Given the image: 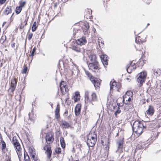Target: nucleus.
I'll list each match as a JSON object with an SVG mask.
<instances>
[{"label":"nucleus","instance_id":"obj_20","mask_svg":"<svg viewBox=\"0 0 161 161\" xmlns=\"http://www.w3.org/2000/svg\"><path fill=\"white\" fill-rule=\"evenodd\" d=\"M81 27L83 30L84 34H86L87 33L89 28V23L87 22L84 23L82 25Z\"/></svg>","mask_w":161,"mask_h":161},{"label":"nucleus","instance_id":"obj_51","mask_svg":"<svg viewBox=\"0 0 161 161\" xmlns=\"http://www.w3.org/2000/svg\"><path fill=\"white\" fill-rule=\"evenodd\" d=\"M131 65V66L133 67V66H136V65L135 64V63L133 62V61H132L131 62L130 64L129 65Z\"/></svg>","mask_w":161,"mask_h":161},{"label":"nucleus","instance_id":"obj_1","mask_svg":"<svg viewBox=\"0 0 161 161\" xmlns=\"http://www.w3.org/2000/svg\"><path fill=\"white\" fill-rule=\"evenodd\" d=\"M146 126L144 125L143 122L139 120L135 121L133 124V131L137 136L141 135L146 130Z\"/></svg>","mask_w":161,"mask_h":161},{"label":"nucleus","instance_id":"obj_8","mask_svg":"<svg viewBox=\"0 0 161 161\" xmlns=\"http://www.w3.org/2000/svg\"><path fill=\"white\" fill-rule=\"evenodd\" d=\"M147 75V73L145 71L142 72L138 74L137 80L138 82L140 83V86H141L143 83L145 82Z\"/></svg>","mask_w":161,"mask_h":161},{"label":"nucleus","instance_id":"obj_14","mask_svg":"<svg viewBox=\"0 0 161 161\" xmlns=\"http://www.w3.org/2000/svg\"><path fill=\"white\" fill-rule=\"evenodd\" d=\"M10 87L8 90V92L9 95H12L16 85V82L14 79L11 80Z\"/></svg>","mask_w":161,"mask_h":161},{"label":"nucleus","instance_id":"obj_25","mask_svg":"<svg viewBox=\"0 0 161 161\" xmlns=\"http://www.w3.org/2000/svg\"><path fill=\"white\" fill-rule=\"evenodd\" d=\"M124 143V139L123 137H122L117 142V143L118 144V148L119 149H122L123 147V145Z\"/></svg>","mask_w":161,"mask_h":161},{"label":"nucleus","instance_id":"obj_57","mask_svg":"<svg viewBox=\"0 0 161 161\" xmlns=\"http://www.w3.org/2000/svg\"><path fill=\"white\" fill-rule=\"evenodd\" d=\"M35 161H40V160L38 158V157L36 158V159H35V160H34Z\"/></svg>","mask_w":161,"mask_h":161},{"label":"nucleus","instance_id":"obj_35","mask_svg":"<svg viewBox=\"0 0 161 161\" xmlns=\"http://www.w3.org/2000/svg\"><path fill=\"white\" fill-rule=\"evenodd\" d=\"M117 105L118 106L117 110H116L114 113L116 117H117L118 114H119L121 113V111L119 107L120 106V103H117Z\"/></svg>","mask_w":161,"mask_h":161},{"label":"nucleus","instance_id":"obj_22","mask_svg":"<svg viewBox=\"0 0 161 161\" xmlns=\"http://www.w3.org/2000/svg\"><path fill=\"white\" fill-rule=\"evenodd\" d=\"M88 59L91 62H98L97 60V57L96 55L94 53L90 54L88 56Z\"/></svg>","mask_w":161,"mask_h":161},{"label":"nucleus","instance_id":"obj_7","mask_svg":"<svg viewBox=\"0 0 161 161\" xmlns=\"http://www.w3.org/2000/svg\"><path fill=\"white\" fill-rule=\"evenodd\" d=\"M87 64L89 69L99 73L101 71V68L98 62L89 63V61H88Z\"/></svg>","mask_w":161,"mask_h":161},{"label":"nucleus","instance_id":"obj_6","mask_svg":"<svg viewBox=\"0 0 161 161\" xmlns=\"http://www.w3.org/2000/svg\"><path fill=\"white\" fill-rule=\"evenodd\" d=\"M97 97L96 94L95 92H92L91 95L89 96V92H85V101L87 103L92 104L93 105L92 102L97 101Z\"/></svg>","mask_w":161,"mask_h":161},{"label":"nucleus","instance_id":"obj_18","mask_svg":"<svg viewBox=\"0 0 161 161\" xmlns=\"http://www.w3.org/2000/svg\"><path fill=\"white\" fill-rule=\"evenodd\" d=\"M160 133L156 131H153L152 133V135L149 139L150 142H153L156 140L159 135Z\"/></svg>","mask_w":161,"mask_h":161},{"label":"nucleus","instance_id":"obj_38","mask_svg":"<svg viewBox=\"0 0 161 161\" xmlns=\"http://www.w3.org/2000/svg\"><path fill=\"white\" fill-rule=\"evenodd\" d=\"M37 26L36 25V21L34 22L32 27L31 30L32 31H35L36 29Z\"/></svg>","mask_w":161,"mask_h":161},{"label":"nucleus","instance_id":"obj_48","mask_svg":"<svg viewBox=\"0 0 161 161\" xmlns=\"http://www.w3.org/2000/svg\"><path fill=\"white\" fill-rule=\"evenodd\" d=\"M25 2H21V11L22 10V8L25 5Z\"/></svg>","mask_w":161,"mask_h":161},{"label":"nucleus","instance_id":"obj_32","mask_svg":"<svg viewBox=\"0 0 161 161\" xmlns=\"http://www.w3.org/2000/svg\"><path fill=\"white\" fill-rule=\"evenodd\" d=\"M2 143V150L4 152H5V151H6V150L5 149L6 148V143L5 142L3 141H1Z\"/></svg>","mask_w":161,"mask_h":161},{"label":"nucleus","instance_id":"obj_36","mask_svg":"<svg viewBox=\"0 0 161 161\" xmlns=\"http://www.w3.org/2000/svg\"><path fill=\"white\" fill-rule=\"evenodd\" d=\"M36 47H34L32 49L31 54L30 55V57H31L32 58L34 55L36 54Z\"/></svg>","mask_w":161,"mask_h":161},{"label":"nucleus","instance_id":"obj_30","mask_svg":"<svg viewBox=\"0 0 161 161\" xmlns=\"http://www.w3.org/2000/svg\"><path fill=\"white\" fill-rule=\"evenodd\" d=\"M60 141L61 147L63 148H64L65 147V143L64 138L63 137H60Z\"/></svg>","mask_w":161,"mask_h":161},{"label":"nucleus","instance_id":"obj_16","mask_svg":"<svg viewBox=\"0 0 161 161\" xmlns=\"http://www.w3.org/2000/svg\"><path fill=\"white\" fill-rule=\"evenodd\" d=\"M155 110L153 107L152 106L149 105L148 109L146 110V114L149 116H152L154 114Z\"/></svg>","mask_w":161,"mask_h":161},{"label":"nucleus","instance_id":"obj_12","mask_svg":"<svg viewBox=\"0 0 161 161\" xmlns=\"http://www.w3.org/2000/svg\"><path fill=\"white\" fill-rule=\"evenodd\" d=\"M91 81L93 84L96 90H99L101 84V80L97 78H91Z\"/></svg>","mask_w":161,"mask_h":161},{"label":"nucleus","instance_id":"obj_58","mask_svg":"<svg viewBox=\"0 0 161 161\" xmlns=\"http://www.w3.org/2000/svg\"><path fill=\"white\" fill-rule=\"evenodd\" d=\"M87 11L89 12V13H91L92 12V11L90 9L88 10ZM89 14H90V13H89Z\"/></svg>","mask_w":161,"mask_h":161},{"label":"nucleus","instance_id":"obj_49","mask_svg":"<svg viewBox=\"0 0 161 161\" xmlns=\"http://www.w3.org/2000/svg\"><path fill=\"white\" fill-rule=\"evenodd\" d=\"M125 157H124V156H123L121 157V158L119 159V161H125Z\"/></svg>","mask_w":161,"mask_h":161},{"label":"nucleus","instance_id":"obj_5","mask_svg":"<svg viewBox=\"0 0 161 161\" xmlns=\"http://www.w3.org/2000/svg\"><path fill=\"white\" fill-rule=\"evenodd\" d=\"M59 87L61 93V99H64V96L65 94L69 93V86L66 81H62L59 84Z\"/></svg>","mask_w":161,"mask_h":161},{"label":"nucleus","instance_id":"obj_47","mask_svg":"<svg viewBox=\"0 0 161 161\" xmlns=\"http://www.w3.org/2000/svg\"><path fill=\"white\" fill-rule=\"evenodd\" d=\"M59 2H57L53 3V7L54 8H56L57 6L59 4Z\"/></svg>","mask_w":161,"mask_h":161},{"label":"nucleus","instance_id":"obj_42","mask_svg":"<svg viewBox=\"0 0 161 161\" xmlns=\"http://www.w3.org/2000/svg\"><path fill=\"white\" fill-rule=\"evenodd\" d=\"M15 12L17 14H19L20 13V5L16 8Z\"/></svg>","mask_w":161,"mask_h":161},{"label":"nucleus","instance_id":"obj_60","mask_svg":"<svg viewBox=\"0 0 161 161\" xmlns=\"http://www.w3.org/2000/svg\"><path fill=\"white\" fill-rule=\"evenodd\" d=\"M105 148H106L107 150H108V146H107L106 147H105Z\"/></svg>","mask_w":161,"mask_h":161},{"label":"nucleus","instance_id":"obj_10","mask_svg":"<svg viewBox=\"0 0 161 161\" xmlns=\"http://www.w3.org/2000/svg\"><path fill=\"white\" fill-rule=\"evenodd\" d=\"M45 138L46 142L47 143V145H50L53 142L54 140L53 133L51 132L47 133Z\"/></svg>","mask_w":161,"mask_h":161},{"label":"nucleus","instance_id":"obj_4","mask_svg":"<svg viewBox=\"0 0 161 161\" xmlns=\"http://www.w3.org/2000/svg\"><path fill=\"white\" fill-rule=\"evenodd\" d=\"M133 92L130 91H127L123 96V101L124 103L128 105L127 109L130 107V104L132 100Z\"/></svg>","mask_w":161,"mask_h":161},{"label":"nucleus","instance_id":"obj_62","mask_svg":"<svg viewBox=\"0 0 161 161\" xmlns=\"http://www.w3.org/2000/svg\"><path fill=\"white\" fill-rule=\"evenodd\" d=\"M7 161H11V160L10 159H9V160H8Z\"/></svg>","mask_w":161,"mask_h":161},{"label":"nucleus","instance_id":"obj_61","mask_svg":"<svg viewBox=\"0 0 161 161\" xmlns=\"http://www.w3.org/2000/svg\"><path fill=\"white\" fill-rule=\"evenodd\" d=\"M0 66H2V63H1V65H0Z\"/></svg>","mask_w":161,"mask_h":161},{"label":"nucleus","instance_id":"obj_56","mask_svg":"<svg viewBox=\"0 0 161 161\" xmlns=\"http://www.w3.org/2000/svg\"><path fill=\"white\" fill-rule=\"evenodd\" d=\"M128 161H136V160H133L132 158H130Z\"/></svg>","mask_w":161,"mask_h":161},{"label":"nucleus","instance_id":"obj_59","mask_svg":"<svg viewBox=\"0 0 161 161\" xmlns=\"http://www.w3.org/2000/svg\"><path fill=\"white\" fill-rule=\"evenodd\" d=\"M119 136V133L118 132V133H117L116 136Z\"/></svg>","mask_w":161,"mask_h":161},{"label":"nucleus","instance_id":"obj_52","mask_svg":"<svg viewBox=\"0 0 161 161\" xmlns=\"http://www.w3.org/2000/svg\"><path fill=\"white\" fill-rule=\"evenodd\" d=\"M6 39V36H5V37H4V36H2V37H1V41L2 40H3V42H4V41Z\"/></svg>","mask_w":161,"mask_h":161},{"label":"nucleus","instance_id":"obj_24","mask_svg":"<svg viewBox=\"0 0 161 161\" xmlns=\"http://www.w3.org/2000/svg\"><path fill=\"white\" fill-rule=\"evenodd\" d=\"M86 42V41L85 37H82L81 38L78 39L76 41V43L77 44L82 45L85 44Z\"/></svg>","mask_w":161,"mask_h":161},{"label":"nucleus","instance_id":"obj_54","mask_svg":"<svg viewBox=\"0 0 161 161\" xmlns=\"http://www.w3.org/2000/svg\"><path fill=\"white\" fill-rule=\"evenodd\" d=\"M67 96H68L67 97H66L65 98V101L66 103H67L68 104V103L67 102L68 101V100H69V98L68 97V95Z\"/></svg>","mask_w":161,"mask_h":161},{"label":"nucleus","instance_id":"obj_64","mask_svg":"<svg viewBox=\"0 0 161 161\" xmlns=\"http://www.w3.org/2000/svg\"><path fill=\"white\" fill-rule=\"evenodd\" d=\"M75 161H79V160H76Z\"/></svg>","mask_w":161,"mask_h":161},{"label":"nucleus","instance_id":"obj_63","mask_svg":"<svg viewBox=\"0 0 161 161\" xmlns=\"http://www.w3.org/2000/svg\"><path fill=\"white\" fill-rule=\"evenodd\" d=\"M149 25V23H148V24H147V26Z\"/></svg>","mask_w":161,"mask_h":161},{"label":"nucleus","instance_id":"obj_29","mask_svg":"<svg viewBox=\"0 0 161 161\" xmlns=\"http://www.w3.org/2000/svg\"><path fill=\"white\" fill-rule=\"evenodd\" d=\"M154 75L156 76H158L161 74V70L160 69H155L153 71Z\"/></svg>","mask_w":161,"mask_h":161},{"label":"nucleus","instance_id":"obj_41","mask_svg":"<svg viewBox=\"0 0 161 161\" xmlns=\"http://www.w3.org/2000/svg\"><path fill=\"white\" fill-rule=\"evenodd\" d=\"M55 151L56 153L58 154H59L61 153V149L60 147L56 148L55 149Z\"/></svg>","mask_w":161,"mask_h":161},{"label":"nucleus","instance_id":"obj_15","mask_svg":"<svg viewBox=\"0 0 161 161\" xmlns=\"http://www.w3.org/2000/svg\"><path fill=\"white\" fill-rule=\"evenodd\" d=\"M60 125L63 128L68 129L71 126L70 124L66 121L62 119L60 122Z\"/></svg>","mask_w":161,"mask_h":161},{"label":"nucleus","instance_id":"obj_13","mask_svg":"<svg viewBox=\"0 0 161 161\" xmlns=\"http://www.w3.org/2000/svg\"><path fill=\"white\" fill-rule=\"evenodd\" d=\"M43 149L45 151V153L47 158L49 159L51 157L52 152L51 146L50 145H46L43 147Z\"/></svg>","mask_w":161,"mask_h":161},{"label":"nucleus","instance_id":"obj_40","mask_svg":"<svg viewBox=\"0 0 161 161\" xmlns=\"http://www.w3.org/2000/svg\"><path fill=\"white\" fill-rule=\"evenodd\" d=\"M24 160H23V161H30V158L27 154H26V156L25 153H24Z\"/></svg>","mask_w":161,"mask_h":161},{"label":"nucleus","instance_id":"obj_33","mask_svg":"<svg viewBox=\"0 0 161 161\" xmlns=\"http://www.w3.org/2000/svg\"><path fill=\"white\" fill-rule=\"evenodd\" d=\"M11 12V6H8L6 8L4 12V14H5L8 15Z\"/></svg>","mask_w":161,"mask_h":161},{"label":"nucleus","instance_id":"obj_21","mask_svg":"<svg viewBox=\"0 0 161 161\" xmlns=\"http://www.w3.org/2000/svg\"><path fill=\"white\" fill-rule=\"evenodd\" d=\"M81 108V104H78L76 105L75 109V115L77 116H79L80 113V111Z\"/></svg>","mask_w":161,"mask_h":161},{"label":"nucleus","instance_id":"obj_28","mask_svg":"<svg viewBox=\"0 0 161 161\" xmlns=\"http://www.w3.org/2000/svg\"><path fill=\"white\" fill-rule=\"evenodd\" d=\"M136 66H131V65H129L126 68V70L128 73H131L132 70L136 69Z\"/></svg>","mask_w":161,"mask_h":161},{"label":"nucleus","instance_id":"obj_23","mask_svg":"<svg viewBox=\"0 0 161 161\" xmlns=\"http://www.w3.org/2000/svg\"><path fill=\"white\" fill-rule=\"evenodd\" d=\"M80 97L79 92H75L73 97L74 102H76L79 101L80 99Z\"/></svg>","mask_w":161,"mask_h":161},{"label":"nucleus","instance_id":"obj_27","mask_svg":"<svg viewBox=\"0 0 161 161\" xmlns=\"http://www.w3.org/2000/svg\"><path fill=\"white\" fill-rule=\"evenodd\" d=\"M75 44V45L73 46L72 47V49L76 52H80V49L78 47V44H77V43Z\"/></svg>","mask_w":161,"mask_h":161},{"label":"nucleus","instance_id":"obj_37","mask_svg":"<svg viewBox=\"0 0 161 161\" xmlns=\"http://www.w3.org/2000/svg\"><path fill=\"white\" fill-rule=\"evenodd\" d=\"M28 18H26L24 21L23 22H22L21 23V28L22 27H24L25 26H26L27 24V22L28 21Z\"/></svg>","mask_w":161,"mask_h":161},{"label":"nucleus","instance_id":"obj_19","mask_svg":"<svg viewBox=\"0 0 161 161\" xmlns=\"http://www.w3.org/2000/svg\"><path fill=\"white\" fill-rule=\"evenodd\" d=\"M60 106L59 103H58L57 104L56 108L54 110L55 114V117L56 119H58L60 118Z\"/></svg>","mask_w":161,"mask_h":161},{"label":"nucleus","instance_id":"obj_3","mask_svg":"<svg viewBox=\"0 0 161 161\" xmlns=\"http://www.w3.org/2000/svg\"><path fill=\"white\" fill-rule=\"evenodd\" d=\"M87 144L89 147H93L97 141V136L95 132L91 131L87 135Z\"/></svg>","mask_w":161,"mask_h":161},{"label":"nucleus","instance_id":"obj_55","mask_svg":"<svg viewBox=\"0 0 161 161\" xmlns=\"http://www.w3.org/2000/svg\"><path fill=\"white\" fill-rule=\"evenodd\" d=\"M84 115L85 116L84 117H85V119H88V118H89L87 116L86 114V112H85V114H84Z\"/></svg>","mask_w":161,"mask_h":161},{"label":"nucleus","instance_id":"obj_45","mask_svg":"<svg viewBox=\"0 0 161 161\" xmlns=\"http://www.w3.org/2000/svg\"><path fill=\"white\" fill-rule=\"evenodd\" d=\"M31 158H33L34 160H35V159H36V158H37V157L36 156H35V154H34L33 153H31Z\"/></svg>","mask_w":161,"mask_h":161},{"label":"nucleus","instance_id":"obj_9","mask_svg":"<svg viewBox=\"0 0 161 161\" xmlns=\"http://www.w3.org/2000/svg\"><path fill=\"white\" fill-rule=\"evenodd\" d=\"M110 85L111 90L113 89L119 92V90L121 87V85L120 83L114 80L113 82L111 81Z\"/></svg>","mask_w":161,"mask_h":161},{"label":"nucleus","instance_id":"obj_11","mask_svg":"<svg viewBox=\"0 0 161 161\" xmlns=\"http://www.w3.org/2000/svg\"><path fill=\"white\" fill-rule=\"evenodd\" d=\"M12 142L14 144V147H15L17 154L18 155L19 159L20 161V158L19 157L20 154V145L19 143L16 139V137L15 136L13 138Z\"/></svg>","mask_w":161,"mask_h":161},{"label":"nucleus","instance_id":"obj_17","mask_svg":"<svg viewBox=\"0 0 161 161\" xmlns=\"http://www.w3.org/2000/svg\"><path fill=\"white\" fill-rule=\"evenodd\" d=\"M102 62L105 67L108 64V56L105 54H103L100 56Z\"/></svg>","mask_w":161,"mask_h":161},{"label":"nucleus","instance_id":"obj_31","mask_svg":"<svg viewBox=\"0 0 161 161\" xmlns=\"http://www.w3.org/2000/svg\"><path fill=\"white\" fill-rule=\"evenodd\" d=\"M28 72V67L27 64H25L23 69L22 70V73L26 74Z\"/></svg>","mask_w":161,"mask_h":161},{"label":"nucleus","instance_id":"obj_50","mask_svg":"<svg viewBox=\"0 0 161 161\" xmlns=\"http://www.w3.org/2000/svg\"><path fill=\"white\" fill-rule=\"evenodd\" d=\"M7 0H0V4H4Z\"/></svg>","mask_w":161,"mask_h":161},{"label":"nucleus","instance_id":"obj_44","mask_svg":"<svg viewBox=\"0 0 161 161\" xmlns=\"http://www.w3.org/2000/svg\"><path fill=\"white\" fill-rule=\"evenodd\" d=\"M157 122L158 127H161V119H158Z\"/></svg>","mask_w":161,"mask_h":161},{"label":"nucleus","instance_id":"obj_34","mask_svg":"<svg viewBox=\"0 0 161 161\" xmlns=\"http://www.w3.org/2000/svg\"><path fill=\"white\" fill-rule=\"evenodd\" d=\"M97 42L99 46L100 47L101 46H102L104 44V42L103 41L102 38L101 37H99L97 39Z\"/></svg>","mask_w":161,"mask_h":161},{"label":"nucleus","instance_id":"obj_26","mask_svg":"<svg viewBox=\"0 0 161 161\" xmlns=\"http://www.w3.org/2000/svg\"><path fill=\"white\" fill-rule=\"evenodd\" d=\"M29 118L33 122V123L35 121V117L34 114V112L32 110L31 112L29 114Z\"/></svg>","mask_w":161,"mask_h":161},{"label":"nucleus","instance_id":"obj_39","mask_svg":"<svg viewBox=\"0 0 161 161\" xmlns=\"http://www.w3.org/2000/svg\"><path fill=\"white\" fill-rule=\"evenodd\" d=\"M86 75L89 78L90 80H91V78H94L92 75L88 71H86Z\"/></svg>","mask_w":161,"mask_h":161},{"label":"nucleus","instance_id":"obj_53","mask_svg":"<svg viewBox=\"0 0 161 161\" xmlns=\"http://www.w3.org/2000/svg\"><path fill=\"white\" fill-rule=\"evenodd\" d=\"M68 110H66L65 111L64 113V115L67 116L68 115Z\"/></svg>","mask_w":161,"mask_h":161},{"label":"nucleus","instance_id":"obj_2","mask_svg":"<svg viewBox=\"0 0 161 161\" xmlns=\"http://www.w3.org/2000/svg\"><path fill=\"white\" fill-rule=\"evenodd\" d=\"M147 36L146 33L141 32L136 38V44L135 45V47L137 50L142 51L143 49V43L146 41Z\"/></svg>","mask_w":161,"mask_h":161},{"label":"nucleus","instance_id":"obj_46","mask_svg":"<svg viewBox=\"0 0 161 161\" xmlns=\"http://www.w3.org/2000/svg\"><path fill=\"white\" fill-rule=\"evenodd\" d=\"M146 102V100L145 98H143L140 100V103L142 104H144Z\"/></svg>","mask_w":161,"mask_h":161},{"label":"nucleus","instance_id":"obj_43","mask_svg":"<svg viewBox=\"0 0 161 161\" xmlns=\"http://www.w3.org/2000/svg\"><path fill=\"white\" fill-rule=\"evenodd\" d=\"M33 35V33H29L28 34V40H30L32 38Z\"/></svg>","mask_w":161,"mask_h":161}]
</instances>
